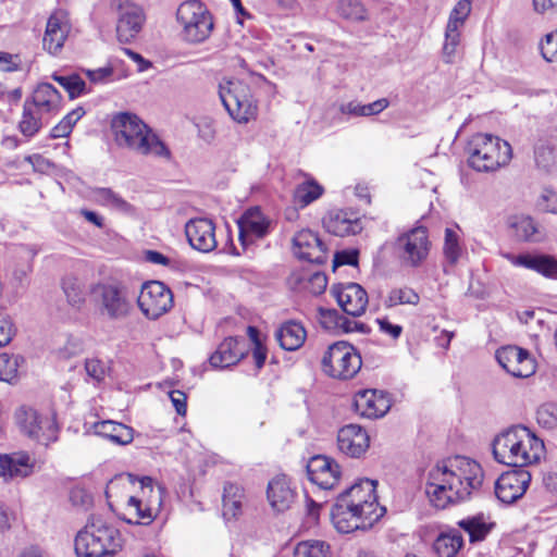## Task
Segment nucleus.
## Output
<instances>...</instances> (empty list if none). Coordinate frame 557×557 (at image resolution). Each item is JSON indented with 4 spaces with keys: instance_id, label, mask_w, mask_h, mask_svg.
Returning <instances> with one entry per match:
<instances>
[{
    "instance_id": "nucleus-1",
    "label": "nucleus",
    "mask_w": 557,
    "mask_h": 557,
    "mask_svg": "<svg viewBox=\"0 0 557 557\" xmlns=\"http://www.w3.org/2000/svg\"><path fill=\"white\" fill-rule=\"evenodd\" d=\"M484 472L479 462L455 456L432 467L426 475L425 494L436 509L470 500L480 493Z\"/></svg>"
},
{
    "instance_id": "nucleus-2",
    "label": "nucleus",
    "mask_w": 557,
    "mask_h": 557,
    "mask_svg": "<svg viewBox=\"0 0 557 557\" xmlns=\"http://www.w3.org/2000/svg\"><path fill=\"white\" fill-rule=\"evenodd\" d=\"M376 482L362 479L338 495L331 510V520L339 533L368 530L386 509L379 505Z\"/></svg>"
},
{
    "instance_id": "nucleus-3",
    "label": "nucleus",
    "mask_w": 557,
    "mask_h": 557,
    "mask_svg": "<svg viewBox=\"0 0 557 557\" xmlns=\"http://www.w3.org/2000/svg\"><path fill=\"white\" fill-rule=\"evenodd\" d=\"M544 449L543 441L520 424L502 431L492 442L494 459L498 463L519 469L537 462Z\"/></svg>"
},
{
    "instance_id": "nucleus-4",
    "label": "nucleus",
    "mask_w": 557,
    "mask_h": 557,
    "mask_svg": "<svg viewBox=\"0 0 557 557\" xmlns=\"http://www.w3.org/2000/svg\"><path fill=\"white\" fill-rule=\"evenodd\" d=\"M114 140L119 147L140 156L170 159L171 152L165 144L136 114L119 113L111 123Z\"/></svg>"
},
{
    "instance_id": "nucleus-5",
    "label": "nucleus",
    "mask_w": 557,
    "mask_h": 557,
    "mask_svg": "<svg viewBox=\"0 0 557 557\" xmlns=\"http://www.w3.org/2000/svg\"><path fill=\"white\" fill-rule=\"evenodd\" d=\"M124 540L119 529L100 516H91L75 537L78 557H114L123 548Z\"/></svg>"
},
{
    "instance_id": "nucleus-6",
    "label": "nucleus",
    "mask_w": 557,
    "mask_h": 557,
    "mask_svg": "<svg viewBox=\"0 0 557 557\" xmlns=\"http://www.w3.org/2000/svg\"><path fill=\"white\" fill-rule=\"evenodd\" d=\"M468 164L476 172H495L512 158L509 143L492 134L473 135L467 145Z\"/></svg>"
},
{
    "instance_id": "nucleus-7",
    "label": "nucleus",
    "mask_w": 557,
    "mask_h": 557,
    "mask_svg": "<svg viewBox=\"0 0 557 557\" xmlns=\"http://www.w3.org/2000/svg\"><path fill=\"white\" fill-rule=\"evenodd\" d=\"M181 39L190 45L205 42L212 34L214 21L208 7L200 0H186L176 10Z\"/></svg>"
},
{
    "instance_id": "nucleus-8",
    "label": "nucleus",
    "mask_w": 557,
    "mask_h": 557,
    "mask_svg": "<svg viewBox=\"0 0 557 557\" xmlns=\"http://www.w3.org/2000/svg\"><path fill=\"white\" fill-rule=\"evenodd\" d=\"M220 99L228 115L239 124H247L258 115V103L250 87L238 79L220 84Z\"/></svg>"
},
{
    "instance_id": "nucleus-9",
    "label": "nucleus",
    "mask_w": 557,
    "mask_h": 557,
    "mask_svg": "<svg viewBox=\"0 0 557 557\" xmlns=\"http://www.w3.org/2000/svg\"><path fill=\"white\" fill-rule=\"evenodd\" d=\"M361 364V356L357 349L344 341L330 345L321 360L323 372L338 380L354 377L359 372Z\"/></svg>"
},
{
    "instance_id": "nucleus-10",
    "label": "nucleus",
    "mask_w": 557,
    "mask_h": 557,
    "mask_svg": "<svg viewBox=\"0 0 557 557\" xmlns=\"http://www.w3.org/2000/svg\"><path fill=\"white\" fill-rule=\"evenodd\" d=\"M428 230L414 227L396 240V251L400 263L407 268H419L428 259L431 250Z\"/></svg>"
},
{
    "instance_id": "nucleus-11",
    "label": "nucleus",
    "mask_w": 557,
    "mask_h": 557,
    "mask_svg": "<svg viewBox=\"0 0 557 557\" xmlns=\"http://www.w3.org/2000/svg\"><path fill=\"white\" fill-rule=\"evenodd\" d=\"M140 484L143 494H145L148 488L152 495H150L147 500L143 497L131 496L126 503V512L128 517L125 516L123 520L129 524L148 525L159 513L162 504V490L159 487L154 494L152 488V479L149 476H144L140 480Z\"/></svg>"
},
{
    "instance_id": "nucleus-12",
    "label": "nucleus",
    "mask_w": 557,
    "mask_h": 557,
    "mask_svg": "<svg viewBox=\"0 0 557 557\" xmlns=\"http://www.w3.org/2000/svg\"><path fill=\"white\" fill-rule=\"evenodd\" d=\"M137 304L146 318L157 320L173 307V294L164 283L150 281L143 285Z\"/></svg>"
},
{
    "instance_id": "nucleus-13",
    "label": "nucleus",
    "mask_w": 557,
    "mask_h": 557,
    "mask_svg": "<svg viewBox=\"0 0 557 557\" xmlns=\"http://www.w3.org/2000/svg\"><path fill=\"white\" fill-rule=\"evenodd\" d=\"M21 430L37 442L48 445L57 440L58 426L51 416H40L35 409L21 407L15 412Z\"/></svg>"
},
{
    "instance_id": "nucleus-14",
    "label": "nucleus",
    "mask_w": 557,
    "mask_h": 557,
    "mask_svg": "<svg viewBox=\"0 0 557 557\" xmlns=\"http://www.w3.org/2000/svg\"><path fill=\"white\" fill-rule=\"evenodd\" d=\"M99 311L110 320L126 318L132 310V302L125 292L115 284H102L96 289Z\"/></svg>"
},
{
    "instance_id": "nucleus-15",
    "label": "nucleus",
    "mask_w": 557,
    "mask_h": 557,
    "mask_svg": "<svg viewBox=\"0 0 557 557\" xmlns=\"http://www.w3.org/2000/svg\"><path fill=\"white\" fill-rule=\"evenodd\" d=\"M499 366L515 377H529L536 369L530 352L518 346H504L496 350Z\"/></svg>"
},
{
    "instance_id": "nucleus-16",
    "label": "nucleus",
    "mask_w": 557,
    "mask_h": 557,
    "mask_svg": "<svg viewBox=\"0 0 557 557\" xmlns=\"http://www.w3.org/2000/svg\"><path fill=\"white\" fill-rule=\"evenodd\" d=\"M267 500L274 513H285L297 505L298 493L287 475L278 474L268 483Z\"/></svg>"
},
{
    "instance_id": "nucleus-17",
    "label": "nucleus",
    "mask_w": 557,
    "mask_h": 557,
    "mask_svg": "<svg viewBox=\"0 0 557 557\" xmlns=\"http://www.w3.org/2000/svg\"><path fill=\"white\" fill-rule=\"evenodd\" d=\"M531 483V474L525 469L503 473L495 482V495L504 504L510 505L520 499Z\"/></svg>"
},
{
    "instance_id": "nucleus-18",
    "label": "nucleus",
    "mask_w": 557,
    "mask_h": 557,
    "mask_svg": "<svg viewBox=\"0 0 557 557\" xmlns=\"http://www.w3.org/2000/svg\"><path fill=\"white\" fill-rule=\"evenodd\" d=\"M331 294L345 313L351 317H360L364 313L368 294L361 285L357 283L335 284L331 288Z\"/></svg>"
},
{
    "instance_id": "nucleus-19",
    "label": "nucleus",
    "mask_w": 557,
    "mask_h": 557,
    "mask_svg": "<svg viewBox=\"0 0 557 557\" xmlns=\"http://www.w3.org/2000/svg\"><path fill=\"white\" fill-rule=\"evenodd\" d=\"M145 21L141 7L133 2L121 3L116 23L117 40L122 44L131 42L140 33Z\"/></svg>"
},
{
    "instance_id": "nucleus-20",
    "label": "nucleus",
    "mask_w": 557,
    "mask_h": 557,
    "mask_svg": "<svg viewBox=\"0 0 557 557\" xmlns=\"http://www.w3.org/2000/svg\"><path fill=\"white\" fill-rule=\"evenodd\" d=\"M307 475L320 488L331 490L338 483L341 470L334 459L317 455L311 457L307 463Z\"/></svg>"
},
{
    "instance_id": "nucleus-21",
    "label": "nucleus",
    "mask_w": 557,
    "mask_h": 557,
    "mask_svg": "<svg viewBox=\"0 0 557 557\" xmlns=\"http://www.w3.org/2000/svg\"><path fill=\"white\" fill-rule=\"evenodd\" d=\"M294 253L298 259L322 264L326 261V249L319 236L310 230H301L293 237Z\"/></svg>"
},
{
    "instance_id": "nucleus-22",
    "label": "nucleus",
    "mask_w": 557,
    "mask_h": 557,
    "mask_svg": "<svg viewBox=\"0 0 557 557\" xmlns=\"http://www.w3.org/2000/svg\"><path fill=\"white\" fill-rule=\"evenodd\" d=\"M323 226L326 232L339 237L359 234L363 228L359 214L344 209L329 211L323 218Z\"/></svg>"
},
{
    "instance_id": "nucleus-23",
    "label": "nucleus",
    "mask_w": 557,
    "mask_h": 557,
    "mask_svg": "<svg viewBox=\"0 0 557 557\" xmlns=\"http://www.w3.org/2000/svg\"><path fill=\"white\" fill-rule=\"evenodd\" d=\"M185 234L190 246L201 252H210L216 248L214 223L205 218L193 219L185 225Z\"/></svg>"
},
{
    "instance_id": "nucleus-24",
    "label": "nucleus",
    "mask_w": 557,
    "mask_h": 557,
    "mask_svg": "<svg viewBox=\"0 0 557 557\" xmlns=\"http://www.w3.org/2000/svg\"><path fill=\"white\" fill-rule=\"evenodd\" d=\"M370 445L367 431L358 424H347L337 434L338 449L352 458L363 455Z\"/></svg>"
},
{
    "instance_id": "nucleus-25",
    "label": "nucleus",
    "mask_w": 557,
    "mask_h": 557,
    "mask_svg": "<svg viewBox=\"0 0 557 557\" xmlns=\"http://www.w3.org/2000/svg\"><path fill=\"white\" fill-rule=\"evenodd\" d=\"M248 352L244 337H226L210 356L209 362L213 368H227L238 363Z\"/></svg>"
},
{
    "instance_id": "nucleus-26",
    "label": "nucleus",
    "mask_w": 557,
    "mask_h": 557,
    "mask_svg": "<svg viewBox=\"0 0 557 557\" xmlns=\"http://www.w3.org/2000/svg\"><path fill=\"white\" fill-rule=\"evenodd\" d=\"M354 406L360 416L376 419L383 417L391 408V401L383 392L376 389L359 391L355 395Z\"/></svg>"
},
{
    "instance_id": "nucleus-27",
    "label": "nucleus",
    "mask_w": 557,
    "mask_h": 557,
    "mask_svg": "<svg viewBox=\"0 0 557 557\" xmlns=\"http://www.w3.org/2000/svg\"><path fill=\"white\" fill-rule=\"evenodd\" d=\"M504 257L513 265L533 270L543 276L557 280V259L549 255L521 253L515 256L505 253Z\"/></svg>"
},
{
    "instance_id": "nucleus-28",
    "label": "nucleus",
    "mask_w": 557,
    "mask_h": 557,
    "mask_svg": "<svg viewBox=\"0 0 557 557\" xmlns=\"http://www.w3.org/2000/svg\"><path fill=\"white\" fill-rule=\"evenodd\" d=\"M239 240L247 246L253 238H262L269 230V221L258 208L248 209L238 220Z\"/></svg>"
},
{
    "instance_id": "nucleus-29",
    "label": "nucleus",
    "mask_w": 557,
    "mask_h": 557,
    "mask_svg": "<svg viewBox=\"0 0 557 557\" xmlns=\"http://www.w3.org/2000/svg\"><path fill=\"white\" fill-rule=\"evenodd\" d=\"M33 468L29 456L24 453L0 455V476L5 481L26 478Z\"/></svg>"
},
{
    "instance_id": "nucleus-30",
    "label": "nucleus",
    "mask_w": 557,
    "mask_h": 557,
    "mask_svg": "<svg viewBox=\"0 0 557 557\" xmlns=\"http://www.w3.org/2000/svg\"><path fill=\"white\" fill-rule=\"evenodd\" d=\"M69 35V24L64 16L61 14H52L46 27V33L42 39L44 49L49 53H58L64 45V41Z\"/></svg>"
},
{
    "instance_id": "nucleus-31",
    "label": "nucleus",
    "mask_w": 557,
    "mask_h": 557,
    "mask_svg": "<svg viewBox=\"0 0 557 557\" xmlns=\"http://www.w3.org/2000/svg\"><path fill=\"white\" fill-rule=\"evenodd\" d=\"M246 500L245 490L232 482L224 484L222 497V513L226 521L236 520L243 513Z\"/></svg>"
},
{
    "instance_id": "nucleus-32",
    "label": "nucleus",
    "mask_w": 557,
    "mask_h": 557,
    "mask_svg": "<svg viewBox=\"0 0 557 557\" xmlns=\"http://www.w3.org/2000/svg\"><path fill=\"white\" fill-rule=\"evenodd\" d=\"M95 434L108 438L113 444L127 445L134 438V430L123 423L104 420L94 423Z\"/></svg>"
},
{
    "instance_id": "nucleus-33",
    "label": "nucleus",
    "mask_w": 557,
    "mask_h": 557,
    "mask_svg": "<svg viewBox=\"0 0 557 557\" xmlns=\"http://www.w3.org/2000/svg\"><path fill=\"white\" fill-rule=\"evenodd\" d=\"M307 337L305 327L296 321H287L275 332V338L280 346L288 351L299 349Z\"/></svg>"
},
{
    "instance_id": "nucleus-34",
    "label": "nucleus",
    "mask_w": 557,
    "mask_h": 557,
    "mask_svg": "<svg viewBox=\"0 0 557 557\" xmlns=\"http://www.w3.org/2000/svg\"><path fill=\"white\" fill-rule=\"evenodd\" d=\"M61 95L54 86L41 83L35 88L29 104L40 112H54L61 108Z\"/></svg>"
},
{
    "instance_id": "nucleus-35",
    "label": "nucleus",
    "mask_w": 557,
    "mask_h": 557,
    "mask_svg": "<svg viewBox=\"0 0 557 557\" xmlns=\"http://www.w3.org/2000/svg\"><path fill=\"white\" fill-rule=\"evenodd\" d=\"M462 546L463 539L457 530L441 533L434 542V549L438 557H456Z\"/></svg>"
},
{
    "instance_id": "nucleus-36",
    "label": "nucleus",
    "mask_w": 557,
    "mask_h": 557,
    "mask_svg": "<svg viewBox=\"0 0 557 557\" xmlns=\"http://www.w3.org/2000/svg\"><path fill=\"white\" fill-rule=\"evenodd\" d=\"M17 127L28 138L35 136L42 127L40 111L30 106L29 100L24 102L22 117Z\"/></svg>"
},
{
    "instance_id": "nucleus-37",
    "label": "nucleus",
    "mask_w": 557,
    "mask_h": 557,
    "mask_svg": "<svg viewBox=\"0 0 557 557\" xmlns=\"http://www.w3.org/2000/svg\"><path fill=\"white\" fill-rule=\"evenodd\" d=\"M62 290L70 306L79 309L85 302L84 284L74 275L62 278Z\"/></svg>"
},
{
    "instance_id": "nucleus-38",
    "label": "nucleus",
    "mask_w": 557,
    "mask_h": 557,
    "mask_svg": "<svg viewBox=\"0 0 557 557\" xmlns=\"http://www.w3.org/2000/svg\"><path fill=\"white\" fill-rule=\"evenodd\" d=\"M94 200L101 205L111 207L121 212H131L132 206L110 188L97 187L91 190Z\"/></svg>"
},
{
    "instance_id": "nucleus-39",
    "label": "nucleus",
    "mask_w": 557,
    "mask_h": 557,
    "mask_svg": "<svg viewBox=\"0 0 557 557\" xmlns=\"http://www.w3.org/2000/svg\"><path fill=\"white\" fill-rule=\"evenodd\" d=\"M323 187L314 180L299 184L294 191V201L300 207H306L323 195Z\"/></svg>"
},
{
    "instance_id": "nucleus-40",
    "label": "nucleus",
    "mask_w": 557,
    "mask_h": 557,
    "mask_svg": "<svg viewBox=\"0 0 557 557\" xmlns=\"http://www.w3.org/2000/svg\"><path fill=\"white\" fill-rule=\"evenodd\" d=\"M458 525L469 534L472 543L483 541L491 531V525L484 521L483 516L462 519Z\"/></svg>"
},
{
    "instance_id": "nucleus-41",
    "label": "nucleus",
    "mask_w": 557,
    "mask_h": 557,
    "mask_svg": "<svg viewBox=\"0 0 557 557\" xmlns=\"http://www.w3.org/2000/svg\"><path fill=\"white\" fill-rule=\"evenodd\" d=\"M419 301V294L411 287L405 286L400 288H393L384 300V305L386 308H393L400 305L417 306Z\"/></svg>"
},
{
    "instance_id": "nucleus-42",
    "label": "nucleus",
    "mask_w": 557,
    "mask_h": 557,
    "mask_svg": "<svg viewBox=\"0 0 557 557\" xmlns=\"http://www.w3.org/2000/svg\"><path fill=\"white\" fill-rule=\"evenodd\" d=\"M51 77L67 91L71 99L77 98L86 92V83L76 73L70 75H59L54 73Z\"/></svg>"
},
{
    "instance_id": "nucleus-43",
    "label": "nucleus",
    "mask_w": 557,
    "mask_h": 557,
    "mask_svg": "<svg viewBox=\"0 0 557 557\" xmlns=\"http://www.w3.org/2000/svg\"><path fill=\"white\" fill-rule=\"evenodd\" d=\"M517 239L522 242L533 240L537 232L535 222L530 216H515L510 223Z\"/></svg>"
},
{
    "instance_id": "nucleus-44",
    "label": "nucleus",
    "mask_w": 557,
    "mask_h": 557,
    "mask_svg": "<svg viewBox=\"0 0 557 557\" xmlns=\"http://www.w3.org/2000/svg\"><path fill=\"white\" fill-rule=\"evenodd\" d=\"M330 545L322 541H306L295 548V557H330Z\"/></svg>"
},
{
    "instance_id": "nucleus-45",
    "label": "nucleus",
    "mask_w": 557,
    "mask_h": 557,
    "mask_svg": "<svg viewBox=\"0 0 557 557\" xmlns=\"http://www.w3.org/2000/svg\"><path fill=\"white\" fill-rule=\"evenodd\" d=\"M337 10L343 17L351 21L367 18V10L360 0H339Z\"/></svg>"
},
{
    "instance_id": "nucleus-46",
    "label": "nucleus",
    "mask_w": 557,
    "mask_h": 557,
    "mask_svg": "<svg viewBox=\"0 0 557 557\" xmlns=\"http://www.w3.org/2000/svg\"><path fill=\"white\" fill-rule=\"evenodd\" d=\"M444 256L450 264H456L461 256V247L459 245V236L456 231L447 227L444 237Z\"/></svg>"
},
{
    "instance_id": "nucleus-47",
    "label": "nucleus",
    "mask_w": 557,
    "mask_h": 557,
    "mask_svg": "<svg viewBox=\"0 0 557 557\" xmlns=\"http://www.w3.org/2000/svg\"><path fill=\"white\" fill-rule=\"evenodd\" d=\"M471 1L459 0L449 13L448 22L446 27L460 29L463 27L468 16L471 13Z\"/></svg>"
},
{
    "instance_id": "nucleus-48",
    "label": "nucleus",
    "mask_w": 557,
    "mask_h": 557,
    "mask_svg": "<svg viewBox=\"0 0 557 557\" xmlns=\"http://www.w3.org/2000/svg\"><path fill=\"white\" fill-rule=\"evenodd\" d=\"M460 38H461L460 29H456V28H451V27L445 28V41H444L443 49H442L443 60L445 63L449 64V63L454 62L457 47L460 44Z\"/></svg>"
},
{
    "instance_id": "nucleus-49",
    "label": "nucleus",
    "mask_w": 557,
    "mask_h": 557,
    "mask_svg": "<svg viewBox=\"0 0 557 557\" xmlns=\"http://www.w3.org/2000/svg\"><path fill=\"white\" fill-rule=\"evenodd\" d=\"M22 358L20 356L0 355V381L11 383L17 376Z\"/></svg>"
},
{
    "instance_id": "nucleus-50",
    "label": "nucleus",
    "mask_w": 557,
    "mask_h": 557,
    "mask_svg": "<svg viewBox=\"0 0 557 557\" xmlns=\"http://www.w3.org/2000/svg\"><path fill=\"white\" fill-rule=\"evenodd\" d=\"M537 423L545 429H554L557 426V404L545 403L539 407L536 411Z\"/></svg>"
},
{
    "instance_id": "nucleus-51",
    "label": "nucleus",
    "mask_w": 557,
    "mask_h": 557,
    "mask_svg": "<svg viewBox=\"0 0 557 557\" xmlns=\"http://www.w3.org/2000/svg\"><path fill=\"white\" fill-rule=\"evenodd\" d=\"M315 318L324 330L337 332L342 314L336 309L319 307Z\"/></svg>"
},
{
    "instance_id": "nucleus-52",
    "label": "nucleus",
    "mask_w": 557,
    "mask_h": 557,
    "mask_svg": "<svg viewBox=\"0 0 557 557\" xmlns=\"http://www.w3.org/2000/svg\"><path fill=\"white\" fill-rule=\"evenodd\" d=\"M248 335L253 344L252 357L257 369H261L267 359V348L259 338V332L255 326H248Z\"/></svg>"
},
{
    "instance_id": "nucleus-53",
    "label": "nucleus",
    "mask_w": 557,
    "mask_h": 557,
    "mask_svg": "<svg viewBox=\"0 0 557 557\" xmlns=\"http://www.w3.org/2000/svg\"><path fill=\"white\" fill-rule=\"evenodd\" d=\"M541 54L547 62L557 60V29L546 34L540 44Z\"/></svg>"
},
{
    "instance_id": "nucleus-54",
    "label": "nucleus",
    "mask_w": 557,
    "mask_h": 557,
    "mask_svg": "<svg viewBox=\"0 0 557 557\" xmlns=\"http://www.w3.org/2000/svg\"><path fill=\"white\" fill-rule=\"evenodd\" d=\"M16 333V327L12 318L0 312V347H4L11 343Z\"/></svg>"
},
{
    "instance_id": "nucleus-55",
    "label": "nucleus",
    "mask_w": 557,
    "mask_h": 557,
    "mask_svg": "<svg viewBox=\"0 0 557 557\" xmlns=\"http://www.w3.org/2000/svg\"><path fill=\"white\" fill-rule=\"evenodd\" d=\"M84 350L83 342L76 337H70L58 351L59 357L63 359H70L82 354Z\"/></svg>"
},
{
    "instance_id": "nucleus-56",
    "label": "nucleus",
    "mask_w": 557,
    "mask_h": 557,
    "mask_svg": "<svg viewBox=\"0 0 557 557\" xmlns=\"http://www.w3.org/2000/svg\"><path fill=\"white\" fill-rule=\"evenodd\" d=\"M86 374L95 380L101 382L106 377L107 368L99 359H87L85 362Z\"/></svg>"
},
{
    "instance_id": "nucleus-57",
    "label": "nucleus",
    "mask_w": 557,
    "mask_h": 557,
    "mask_svg": "<svg viewBox=\"0 0 557 557\" xmlns=\"http://www.w3.org/2000/svg\"><path fill=\"white\" fill-rule=\"evenodd\" d=\"M376 323L382 333L391 336L394 339H397L403 333L401 325L393 324L386 317L376 319Z\"/></svg>"
},
{
    "instance_id": "nucleus-58",
    "label": "nucleus",
    "mask_w": 557,
    "mask_h": 557,
    "mask_svg": "<svg viewBox=\"0 0 557 557\" xmlns=\"http://www.w3.org/2000/svg\"><path fill=\"white\" fill-rule=\"evenodd\" d=\"M21 60L18 55L0 51V71L14 72L20 69Z\"/></svg>"
},
{
    "instance_id": "nucleus-59",
    "label": "nucleus",
    "mask_w": 557,
    "mask_h": 557,
    "mask_svg": "<svg viewBox=\"0 0 557 557\" xmlns=\"http://www.w3.org/2000/svg\"><path fill=\"white\" fill-rule=\"evenodd\" d=\"M358 264V251L357 250H343L338 251L334 256V267L341 265H357Z\"/></svg>"
},
{
    "instance_id": "nucleus-60",
    "label": "nucleus",
    "mask_w": 557,
    "mask_h": 557,
    "mask_svg": "<svg viewBox=\"0 0 557 557\" xmlns=\"http://www.w3.org/2000/svg\"><path fill=\"white\" fill-rule=\"evenodd\" d=\"M169 397L177 412V414L180 416H185L186 414V411H187V396L184 392L182 391H171L169 393Z\"/></svg>"
},
{
    "instance_id": "nucleus-61",
    "label": "nucleus",
    "mask_w": 557,
    "mask_h": 557,
    "mask_svg": "<svg viewBox=\"0 0 557 557\" xmlns=\"http://www.w3.org/2000/svg\"><path fill=\"white\" fill-rule=\"evenodd\" d=\"M389 102L387 99L382 98L374 102L362 104L361 115L362 116H372L381 113L388 107Z\"/></svg>"
},
{
    "instance_id": "nucleus-62",
    "label": "nucleus",
    "mask_w": 557,
    "mask_h": 557,
    "mask_svg": "<svg viewBox=\"0 0 557 557\" xmlns=\"http://www.w3.org/2000/svg\"><path fill=\"white\" fill-rule=\"evenodd\" d=\"M309 282L311 285V292L315 295L323 293L327 285V278H326L325 274L319 273V272L313 273L310 276Z\"/></svg>"
},
{
    "instance_id": "nucleus-63",
    "label": "nucleus",
    "mask_w": 557,
    "mask_h": 557,
    "mask_svg": "<svg viewBox=\"0 0 557 557\" xmlns=\"http://www.w3.org/2000/svg\"><path fill=\"white\" fill-rule=\"evenodd\" d=\"M26 160L33 165L35 171L47 172L52 168V163L40 154H33L26 158Z\"/></svg>"
},
{
    "instance_id": "nucleus-64",
    "label": "nucleus",
    "mask_w": 557,
    "mask_h": 557,
    "mask_svg": "<svg viewBox=\"0 0 557 557\" xmlns=\"http://www.w3.org/2000/svg\"><path fill=\"white\" fill-rule=\"evenodd\" d=\"M533 9L540 14H544L547 11L557 12V0H533Z\"/></svg>"
}]
</instances>
